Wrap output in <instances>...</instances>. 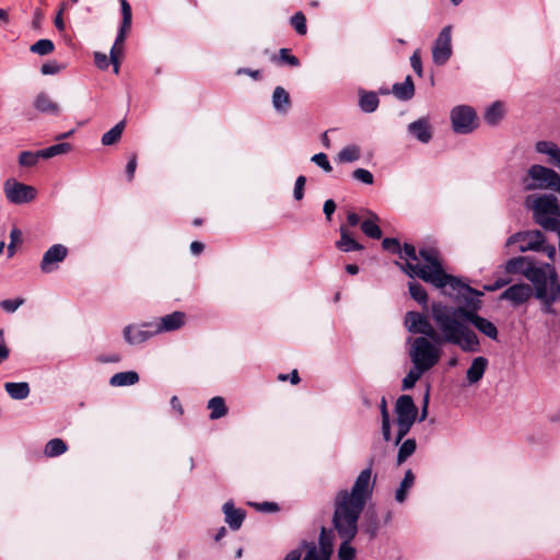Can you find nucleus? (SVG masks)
I'll list each match as a JSON object with an SVG mask.
<instances>
[{"mask_svg":"<svg viewBox=\"0 0 560 560\" xmlns=\"http://www.w3.org/2000/svg\"><path fill=\"white\" fill-rule=\"evenodd\" d=\"M451 25L444 26L432 45V60L436 66L445 65L453 54Z\"/></svg>","mask_w":560,"mask_h":560,"instance_id":"9d476101","label":"nucleus"},{"mask_svg":"<svg viewBox=\"0 0 560 560\" xmlns=\"http://www.w3.org/2000/svg\"><path fill=\"white\" fill-rule=\"evenodd\" d=\"M120 5H121L122 21H121L120 30H119L116 40L114 43V45H117V46H122L126 35H127V32L130 30L131 19H132L131 8H130L128 1L120 0Z\"/></svg>","mask_w":560,"mask_h":560,"instance_id":"b1692460","label":"nucleus"},{"mask_svg":"<svg viewBox=\"0 0 560 560\" xmlns=\"http://www.w3.org/2000/svg\"><path fill=\"white\" fill-rule=\"evenodd\" d=\"M207 408L210 410L209 418L211 420H218L220 418H223L228 415V407L225 405V400L221 396L212 397L208 404Z\"/></svg>","mask_w":560,"mask_h":560,"instance_id":"2f4dec72","label":"nucleus"},{"mask_svg":"<svg viewBox=\"0 0 560 560\" xmlns=\"http://www.w3.org/2000/svg\"><path fill=\"white\" fill-rule=\"evenodd\" d=\"M25 302L24 299L18 298L13 300H3L0 302V306L7 313H14Z\"/></svg>","mask_w":560,"mask_h":560,"instance_id":"8fccbe9b","label":"nucleus"},{"mask_svg":"<svg viewBox=\"0 0 560 560\" xmlns=\"http://www.w3.org/2000/svg\"><path fill=\"white\" fill-rule=\"evenodd\" d=\"M352 177L363 184L372 185L374 182L373 174L365 168H357L352 173Z\"/></svg>","mask_w":560,"mask_h":560,"instance_id":"09e8293b","label":"nucleus"},{"mask_svg":"<svg viewBox=\"0 0 560 560\" xmlns=\"http://www.w3.org/2000/svg\"><path fill=\"white\" fill-rule=\"evenodd\" d=\"M397 420L416 421L418 409L409 395L400 396L395 406Z\"/></svg>","mask_w":560,"mask_h":560,"instance_id":"a211bd4d","label":"nucleus"},{"mask_svg":"<svg viewBox=\"0 0 560 560\" xmlns=\"http://www.w3.org/2000/svg\"><path fill=\"white\" fill-rule=\"evenodd\" d=\"M452 129L458 135H468L479 126V119L474 107L462 104L454 106L450 112Z\"/></svg>","mask_w":560,"mask_h":560,"instance_id":"0eeeda50","label":"nucleus"},{"mask_svg":"<svg viewBox=\"0 0 560 560\" xmlns=\"http://www.w3.org/2000/svg\"><path fill=\"white\" fill-rule=\"evenodd\" d=\"M408 288L409 293L415 301H417L419 304L427 305L428 294L425 289L421 284L415 281H410L408 283Z\"/></svg>","mask_w":560,"mask_h":560,"instance_id":"ea45409f","label":"nucleus"},{"mask_svg":"<svg viewBox=\"0 0 560 560\" xmlns=\"http://www.w3.org/2000/svg\"><path fill=\"white\" fill-rule=\"evenodd\" d=\"M541 243H545V236L540 231L535 230L513 234L508 238L505 245H517V250L525 253L528 250H540Z\"/></svg>","mask_w":560,"mask_h":560,"instance_id":"ddd939ff","label":"nucleus"},{"mask_svg":"<svg viewBox=\"0 0 560 560\" xmlns=\"http://www.w3.org/2000/svg\"><path fill=\"white\" fill-rule=\"evenodd\" d=\"M536 150L539 153L549 155L552 160L557 156L560 149L559 147L550 141H539L536 143Z\"/></svg>","mask_w":560,"mask_h":560,"instance_id":"a18cd8bd","label":"nucleus"},{"mask_svg":"<svg viewBox=\"0 0 560 560\" xmlns=\"http://www.w3.org/2000/svg\"><path fill=\"white\" fill-rule=\"evenodd\" d=\"M122 46L113 45L110 49V62L114 66V72L117 74L119 72V58L122 54Z\"/></svg>","mask_w":560,"mask_h":560,"instance_id":"6e6d98bb","label":"nucleus"},{"mask_svg":"<svg viewBox=\"0 0 560 560\" xmlns=\"http://www.w3.org/2000/svg\"><path fill=\"white\" fill-rule=\"evenodd\" d=\"M323 210H324V213H325V215H326L327 220H330L331 214H332V213L335 212V210H336V203H335V201H334V200H331V199L326 200V201H325V203H324V208H323Z\"/></svg>","mask_w":560,"mask_h":560,"instance_id":"69168bd1","label":"nucleus"},{"mask_svg":"<svg viewBox=\"0 0 560 560\" xmlns=\"http://www.w3.org/2000/svg\"><path fill=\"white\" fill-rule=\"evenodd\" d=\"M416 441L413 439H408L400 445L397 455V464L401 465L409 456H411L416 451Z\"/></svg>","mask_w":560,"mask_h":560,"instance_id":"a19ab883","label":"nucleus"},{"mask_svg":"<svg viewBox=\"0 0 560 560\" xmlns=\"http://www.w3.org/2000/svg\"><path fill=\"white\" fill-rule=\"evenodd\" d=\"M408 132L421 143H428L432 139V126L428 118H419L410 122Z\"/></svg>","mask_w":560,"mask_h":560,"instance_id":"6ab92c4d","label":"nucleus"},{"mask_svg":"<svg viewBox=\"0 0 560 560\" xmlns=\"http://www.w3.org/2000/svg\"><path fill=\"white\" fill-rule=\"evenodd\" d=\"M311 161L326 173H330L332 171V166L325 153L314 154L311 158Z\"/></svg>","mask_w":560,"mask_h":560,"instance_id":"de8ad7c7","label":"nucleus"},{"mask_svg":"<svg viewBox=\"0 0 560 560\" xmlns=\"http://www.w3.org/2000/svg\"><path fill=\"white\" fill-rule=\"evenodd\" d=\"M366 213L369 217L361 222L362 232L371 238H375V240L381 238L382 231L377 224V222L380 220L378 217L371 211H366Z\"/></svg>","mask_w":560,"mask_h":560,"instance_id":"bb28decb","label":"nucleus"},{"mask_svg":"<svg viewBox=\"0 0 560 560\" xmlns=\"http://www.w3.org/2000/svg\"><path fill=\"white\" fill-rule=\"evenodd\" d=\"M305 183H306L305 176L301 175L296 178L295 185H294V191H293L294 198L296 200H301L303 198Z\"/></svg>","mask_w":560,"mask_h":560,"instance_id":"4d7b16f0","label":"nucleus"},{"mask_svg":"<svg viewBox=\"0 0 560 560\" xmlns=\"http://www.w3.org/2000/svg\"><path fill=\"white\" fill-rule=\"evenodd\" d=\"M410 66L413 69V71L418 74V77L421 78L423 75L421 55L419 49L415 50L413 54L411 55Z\"/></svg>","mask_w":560,"mask_h":560,"instance_id":"864d4df0","label":"nucleus"},{"mask_svg":"<svg viewBox=\"0 0 560 560\" xmlns=\"http://www.w3.org/2000/svg\"><path fill=\"white\" fill-rule=\"evenodd\" d=\"M62 69H63V66L59 65L55 60H50V61L45 62L42 66L40 72L44 75H52V74L59 73Z\"/></svg>","mask_w":560,"mask_h":560,"instance_id":"3c124183","label":"nucleus"},{"mask_svg":"<svg viewBox=\"0 0 560 560\" xmlns=\"http://www.w3.org/2000/svg\"><path fill=\"white\" fill-rule=\"evenodd\" d=\"M305 552V549L302 548V542L300 544L299 548L291 550L283 560H301L302 552Z\"/></svg>","mask_w":560,"mask_h":560,"instance_id":"0e129e2a","label":"nucleus"},{"mask_svg":"<svg viewBox=\"0 0 560 560\" xmlns=\"http://www.w3.org/2000/svg\"><path fill=\"white\" fill-rule=\"evenodd\" d=\"M424 373V371L412 365L411 370L402 380V389L406 390L412 388Z\"/></svg>","mask_w":560,"mask_h":560,"instance_id":"c03bdc74","label":"nucleus"},{"mask_svg":"<svg viewBox=\"0 0 560 560\" xmlns=\"http://www.w3.org/2000/svg\"><path fill=\"white\" fill-rule=\"evenodd\" d=\"M415 421L409 420H397V438L396 444H398L402 438L409 432Z\"/></svg>","mask_w":560,"mask_h":560,"instance_id":"603ef678","label":"nucleus"},{"mask_svg":"<svg viewBox=\"0 0 560 560\" xmlns=\"http://www.w3.org/2000/svg\"><path fill=\"white\" fill-rule=\"evenodd\" d=\"M5 198L14 205L27 203L35 199L36 189L33 186L9 178L3 184Z\"/></svg>","mask_w":560,"mask_h":560,"instance_id":"9b49d317","label":"nucleus"},{"mask_svg":"<svg viewBox=\"0 0 560 560\" xmlns=\"http://www.w3.org/2000/svg\"><path fill=\"white\" fill-rule=\"evenodd\" d=\"M559 183V175L551 168L533 165L522 178L524 190L551 188Z\"/></svg>","mask_w":560,"mask_h":560,"instance_id":"6e6552de","label":"nucleus"},{"mask_svg":"<svg viewBox=\"0 0 560 560\" xmlns=\"http://www.w3.org/2000/svg\"><path fill=\"white\" fill-rule=\"evenodd\" d=\"M4 389L15 400H23L30 395V386L26 382H8L4 384Z\"/></svg>","mask_w":560,"mask_h":560,"instance_id":"7c9ffc66","label":"nucleus"},{"mask_svg":"<svg viewBox=\"0 0 560 560\" xmlns=\"http://www.w3.org/2000/svg\"><path fill=\"white\" fill-rule=\"evenodd\" d=\"M55 45L50 39H39L30 47V50L39 56H46L54 51Z\"/></svg>","mask_w":560,"mask_h":560,"instance_id":"37998d69","label":"nucleus"},{"mask_svg":"<svg viewBox=\"0 0 560 560\" xmlns=\"http://www.w3.org/2000/svg\"><path fill=\"white\" fill-rule=\"evenodd\" d=\"M539 252L545 253L547 257L551 260H553L556 257V247L553 245L546 244V242L541 243Z\"/></svg>","mask_w":560,"mask_h":560,"instance_id":"338daca9","label":"nucleus"},{"mask_svg":"<svg viewBox=\"0 0 560 560\" xmlns=\"http://www.w3.org/2000/svg\"><path fill=\"white\" fill-rule=\"evenodd\" d=\"M405 326L411 334H421L422 337L430 338L434 341L442 340L441 334L433 328L429 318L418 312H407L405 316Z\"/></svg>","mask_w":560,"mask_h":560,"instance_id":"f8f14e48","label":"nucleus"},{"mask_svg":"<svg viewBox=\"0 0 560 560\" xmlns=\"http://www.w3.org/2000/svg\"><path fill=\"white\" fill-rule=\"evenodd\" d=\"M136 168H137V158L133 155L129 160V162L127 163V166H126V173H127L128 180H131L133 178Z\"/></svg>","mask_w":560,"mask_h":560,"instance_id":"e2e57ef3","label":"nucleus"},{"mask_svg":"<svg viewBox=\"0 0 560 560\" xmlns=\"http://www.w3.org/2000/svg\"><path fill=\"white\" fill-rule=\"evenodd\" d=\"M374 486L372 470L363 469L357 477L351 491L341 490L335 499L332 524L342 540L338 549L339 560H354L357 550L351 540L358 533V520L371 497Z\"/></svg>","mask_w":560,"mask_h":560,"instance_id":"f03ea898","label":"nucleus"},{"mask_svg":"<svg viewBox=\"0 0 560 560\" xmlns=\"http://www.w3.org/2000/svg\"><path fill=\"white\" fill-rule=\"evenodd\" d=\"M525 206L533 211V217L541 228L549 231L560 230V207L553 195H529Z\"/></svg>","mask_w":560,"mask_h":560,"instance_id":"20e7f679","label":"nucleus"},{"mask_svg":"<svg viewBox=\"0 0 560 560\" xmlns=\"http://www.w3.org/2000/svg\"><path fill=\"white\" fill-rule=\"evenodd\" d=\"M153 336H155L153 332V328H151V326H148V323L129 324L126 325L122 329L124 341L129 346L141 345L148 341Z\"/></svg>","mask_w":560,"mask_h":560,"instance_id":"dca6fc26","label":"nucleus"},{"mask_svg":"<svg viewBox=\"0 0 560 560\" xmlns=\"http://www.w3.org/2000/svg\"><path fill=\"white\" fill-rule=\"evenodd\" d=\"M69 254V249L63 244H54L43 255L39 262V269L43 273L48 275L56 271Z\"/></svg>","mask_w":560,"mask_h":560,"instance_id":"4468645a","label":"nucleus"},{"mask_svg":"<svg viewBox=\"0 0 560 560\" xmlns=\"http://www.w3.org/2000/svg\"><path fill=\"white\" fill-rule=\"evenodd\" d=\"M505 115V106L502 102L492 103L485 112V121L490 126H497Z\"/></svg>","mask_w":560,"mask_h":560,"instance_id":"c85d7f7f","label":"nucleus"},{"mask_svg":"<svg viewBox=\"0 0 560 560\" xmlns=\"http://www.w3.org/2000/svg\"><path fill=\"white\" fill-rule=\"evenodd\" d=\"M463 285L468 288V285ZM469 289L470 291L466 289L459 291L450 285L442 289L446 294L452 295L453 292H456L462 295L467 307H453L438 302L431 305V316L439 331H441L443 342L457 346L464 352L475 353L480 350V340L477 334L467 326L466 322L492 340L498 339L499 332L492 322L477 314V310L480 307L478 296L481 293L470 287Z\"/></svg>","mask_w":560,"mask_h":560,"instance_id":"f257e3e1","label":"nucleus"},{"mask_svg":"<svg viewBox=\"0 0 560 560\" xmlns=\"http://www.w3.org/2000/svg\"><path fill=\"white\" fill-rule=\"evenodd\" d=\"M541 303V310L546 314H556L553 304L560 299V291L548 292L547 294L536 296Z\"/></svg>","mask_w":560,"mask_h":560,"instance_id":"e433bc0d","label":"nucleus"},{"mask_svg":"<svg viewBox=\"0 0 560 560\" xmlns=\"http://www.w3.org/2000/svg\"><path fill=\"white\" fill-rule=\"evenodd\" d=\"M533 289L527 283H517L509 287L501 295L502 300H508L514 305H520L533 296Z\"/></svg>","mask_w":560,"mask_h":560,"instance_id":"f3484780","label":"nucleus"},{"mask_svg":"<svg viewBox=\"0 0 560 560\" xmlns=\"http://www.w3.org/2000/svg\"><path fill=\"white\" fill-rule=\"evenodd\" d=\"M186 315L183 312H173L171 314L164 315L156 319L155 322H148V326L153 328L154 335L165 334L170 331H175L182 328L185 325Z\"/></svg>","mask_w":560,"mask_h":560,"instance_id":"2eb2a0df","label":"nucleus"},{"mask_svg":"<svg viewBox=\"0 0 560 560\" xmlns=\"http://www.w3.org/2000/svg\"><path fill=\"white\" fill-rule=\"evenodd\" d=\"M71 145L69 143L62 142L58 144H54L51 147L45 148L40 151L42 159L48 160L57 155L66 154L71 151Z\"/></svg>","mask_w":560,"mask_h":560,"instance_id":"58836bf2","label":"nucleus"},{"mask_svg":"<svg viewBox=\"0 0 560 560\" xmlns=\"http://www.w3.org/2000/svg\"><path fill=\"white\" fill-rule=\"evenodd\" d=\"M138 382L139 374L136 371L119 372L109 378V385L113 387L132 386Z\"/></svg>","mask_w":560,"mask_h":560,"instance_id":"cd10ccee","label":"nucleus"},{"mask_svg":"<svg viewBox=\"0 0 560 560\" xmlns=\"http://www.w3.org/2000/svg\"><path fill=\"white\" fill-rule=\"evenodd\" d=\"M68 450L66 442L61 439H52L48 441L44 448V454L47 457H56L65 454Z\"/></svg>","mask_w":560,"mask_h":560,"instance_id":"c9c22d12","label":"nucleus"},{"mask_svg":"<svg viewBox=\"0 0 560 560\" xmlns=\"http://www.w3.org/2000/svg\"><path fill=\"white\" fill-rule=\"evenodd\" d=\"M291 25L300 35H305L307 32L306 19L302 12H296L290 20Z\"/></svg>","mask_w":560,"mask_h":560,"instance_id":"49530a36","label":"nucleus"},{"mask_svg":"<svg viewBox=\"0 0 560 560\" xmlns=\"http://www.w3.org/2000/svg\"><path fill=\"white\" fill-rule=\"evenodd\" d=\"M170 402H171L172 409L176 411L178 417L184 415V408H183V406H182V404H180V401H179L177 396H173L171 398Z\"/></svg>","mask_w":560,"mask_h":560,"instance_id":"774afa93","label":"nucleus"},{"mask_svg":"<svg viewBox=\"0 0 560 560\" xmlns=\"http://www.w3.org/2000/svg\"><path fill=\"white\" fill-rule=\"evenodd\" d=\"M260 512H276L279 510L278 505L273 502H262L253 504Z\"/></svg>","mask_w":560,"mask_h":560,"instance_id":"680f3d73","label":"nucleus"},{"mask_svg":"<svg viewBox=\"0 0 560 560\" xmlns=\"http://www.w3.org/2000/svg\"><path fill=\"white\" fill-rule=\"evenodd\" d=\"M10 350L7 346L3 330L0 329V364L9 358Z\"/></svg>","mask_w":560,"mask_h":560,"instance_id":"bf43d9fd","label":"nucleus"},{"mask_svg":"<svg viewBox=\"0 0 560 560\" xmlns=\"http://www.w3.org/2000/svg\"><path fill=\"white\" fill-rule=\"evenodd\" d=\"M22 233L19 229H13L10 232L11 242L8 245V256L12 257L15 254V245L21 242Z\"/></svg>","mask_w":560,"mask_h":560,"instance_id":"5fc2aeb1","label":"nucleus"},{"mask_svg":"<svg viewBox=\"0 0 560 560\" xmlns=\"http://www.w3.org/2000/svg\"><path fill=\"white\" fill-rule=\"evenodd\" d=\"M40 151H22L19 154V164L22 167H32L35 166L39 159H42Z\"/></svg>","mask_w":560,"mask_h":560,"instance_id":"79ce46f5","label":"nucleus"},{"mask_svg":"<svg viewBox=\"0 0 560 560\" xmlns=\"http://www.w3.org/2000/svg\"><path fill=\"white\" fill-rule=\"evenodd\" d=\"M124 129H125V121L121 120L118 124H116L112 129H109L107 132H105L103 135L102 144L103 145L115 144L121 138Z\"/></svg>","mask_w":560,"mask_h":560,"instance_id":"4c0bfd02","label":"nucleus"},{"mask_svg":"<svg viewBox=\"0 0 560 560\" xmlns=\"http://www.w3.org/2000/svg\"><path fill=\"white\" fill-rule=\"evenodd\" d=\"M488 365H489V361L487 358H485V357L474 358L469 368L466 371L467 385L477 384L483 377Z\"/></svg>","mask_w":560,"mask_h":560,"instance_id":"412c9836","label":"nucleus"},{"mask_svg":"<svg viewBox=\"0 0 560 560\" xmlns=\"http://www.w3.org/2000/svg\"><path fill=\"white\" fill-rule=\"evenodd\" d=\"M415 474L409 469L406 471L404 479L401 480L398 489L395 492V500L398 503H402L406 501L409 490L415 485Z\"/></svg>","mask_w":560,"mask_h":560,"instance_id":"473e14b6","label":"nucleus"},{"mask_svg":"<svg viewBox=\"0 0 560 560\" xmlns=\"http://www.w3.org/2000/svg\"><path fill=\"white\" fill-rule=\"evenodd\" d=\"M338 249L349 253L353 250H361L363 246L359 244L350 234L348 228L340 226V240L336 243Z\"/></svg>","mask_w":560,"mask_h":560,"instance_id":"a878e982","label":"nucleus"},{"mask_svg":"<svg viewBox=\"0 0 560 560\" xmlns=\"http://www.w3.org/2000/svg\"><path fill=\"white\" fill-rule=\"evenodd\" d=\"M382 246L386 250L399 254L404 261H396V265L410 278H419L438 289H445L450 285L454 290L462 291L466 289L470 291L458 279L444 270L436 249L425 247L417 252L416 247L410 244H405L401 248L396 238L388 237L383 240Z\"/></svg>","mask_w":560,"mask_h":560,"instance_id":"7ed1b4c3","label":"nucleus"},{"mask_svg":"<svg viewBox=\"0 0 560 560\" xmlns=\"http://www.w3.org/2000/svg\"><path fill=\"white\" fill-rule=\"evenodd\" d=\"M272 106L281 114H284L290 108V96L289 93L282 88L277 86L272 93Z\"/></svg>","mask_w":560,"mask_h":560,"instance_id":"c756f323","label":"nucleus"},{"mask_svg":"<svg viewBox=\"0 0 560 560\" xmlns=\"http://www.w3.org/2000/svg\"><path fill=\"white\" fill-rule=\"evenodd\" d=\"M224 513L225 523L232 530H237L245 518V511L242 509H236L232 501H228L222 506Z\"/></svg>","mask_w":560,"mask_h":560,"instance_id":"5701e85b","label":"nucleus"},{"mask_svg":"<svg viewBox=\"0 0 560 560\" xmlns=\"http://www.w3.org/2000/svg\"><path fill=\"white\" fill-rule=\"evenodd\" d=\"M392 93L400 101H409L415 95V84L410 75H407L404 82L395 83Z\"/></svg>","mask_w":560,"mask_h":560,"instance_id":"393cba45","label":"nucleus"},{"mask_svg":"<svg viewBox=\"0 0 560 560\" xmlns=\"http://www.w3.org/2000/svg\"><path fill=\"white\" fill-rule=\"evenodd\" d=\"M33 106L37 112L46 115L58 116L61 113V106L45 92L35 96Z\"/></svg>","mask_w":560,"mask_h":560,"instance_id":"aec40b11","label":"nucleus"},{"mask_svg":"<svg viewBox=\"0 0 560 560\" xmlns=\"http://www.w3.org/2000/svg\"><path fill=\"white\" fill-rule=\"evenodd\" d=\"M526 279L532 283L534 296H540L548 292L560 291L558 272L553 265L535 264L533 269L526 275Z\"/></svg>","mask_w":560,"mask_h":560,"instance_id":"423d86ee","label":"nucleus"},{"mask_svg":"<svg viewBox=\"0 0 560 560\" xmlns=\"http://www.w3.org/2000/svg\"><path fill=\"white\" fill-rule=\"evenodd\" d=\"M378 104V97L374 92H360L359 106L364 113L375 112Z\"/></svg>","mask_w":560,"mask_h":560,"instance_id":"72a5a7b5","label":"nucleus"},{"mask_svg":"<svg viewBox=\"0 0 560 560\" xmlns=\"http://www.w3.org/2000/svg\"><path fill=\"white\" fill-rule=\"evenodd\" d=\"M302 548L305 549V555L302 560H330L334 551V538L331 530L322 528L318 545L314 541H302Z\"/></svg>","mask_w":560,"mask_h":560,"instance_id":"1a4fd4ad","label":"nucleus"},{"mask_svg":"<svg viewBox=\"0 0 560 560\" xmlns=\"http://www.w3.org/2000/svg\"><path fill=\"white\" fill-rule=\"evenodd\" d=\"M361 156V149L357 144H350L345 148H342L338 155L337 160L340 163H352L360 159Z\"/></svg>","mask_w":560,"mask_h":560,"instance_id":"f704fd0d","label":"nucleus"},{"mask_svg":"<svg viewBox=\"0 0 560 560\" xmlns=\"http://www.w3.org/2000/svg\"><path fill=\"white\" fill-rule=\"evenodd\" d=\"M536 261L528 256H518L511 258L505 264L508 273H518L526 278V275L533 269Z\"/></svg>","mask_w":560,"mask_h":560,"instance_id":"4be33fe9","label":"nucleus"},{"mask_svg":"<svg viewBox=\"0 0 560 560\" xmlns=\"http://www.w3.org/2000/svg\"><path fill=\"white\" fill-rule=\"evenodd\" d=\"M408 342L409 358L413 366L428 372L440 361L442 351L429 338L417 337Z\"/></svg>","mask_w":560,"mask_h":560,"instance_id":"39448f33","label":"nucleus"},{"mask_svg":"<svg viewBox=\"0 0 560 560\" xmlns=\"http://www.w3.org/2000/svg\"><path fill=\"white\" fill-rule=\"evenodd\" d=\"M280 58L282 61L287 62L292 67H298L300 65L299 59L295 56L290 55L289 49L287 48L280 49Z\"/></svg>","mask_w":560,"mask_h":560,"instance_id":"13d9d810","label":"nucleus"},{"mask_svg":"<svg viewBox=\"0 0 560 560\" xmlns=\"http://www.w3.org/2000/svg\"><path fill=\"white\" fill-rule=\"evenodd\" d=\"M94 60H95V65L100 69H103V70L107 69L108 66H109V62H110V60H108L107 56L105 54H102V52H95Z\"/></svg>","mask_w":560,"mask_h":560,"instance_id":"052dcab7","label":"nucleus"}]
</instances>
